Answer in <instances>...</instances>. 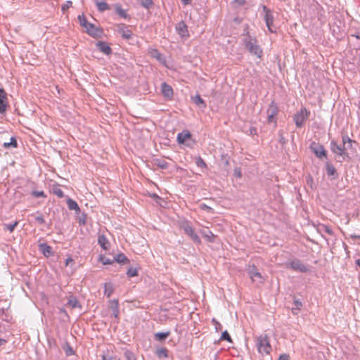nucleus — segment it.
<instances>
[{
	"mask_svg": "<svg viewBox=\"0 0 360 360\" xmlns=\"http://www.w3.org/2000/svg\"><path fill=\"white\" fill-rule=\"evenodd\" d=\"M278 360H288V356L287 354H282L279 356Z\"/></svg>",
	"mask_w": 360,
	"mask_h": 360,
	"instance_id": "55",
	"label": "nucleus"
},
{
	"mask_svg": "<svg viewBox=\"0 0 360 360\" xmlns=\"http://www.w3.org/2000/svg\"><path fill=\"white\" fill-rule=\"evenodd\" d=\"M4 147L6 148H8V147H13V148H15L17 147V141H16V139L15 137L12 136L11 138V141L10 142L8 143H4Z\"/></svg>",
	"mask_w": 360,
	"mask_h": 360,
	"instance_id": "35",
	"label": "nucleus"
},
{
	"mask_svg": "<svg viewBox=\"0 0 360 360\" xmlns=\"http://www.w3.org/2000/svg\"><path fill=\"white\" fill-rule=\"evenodd\" d=\"M294 304L295 306V308H293L292 309L293 314H296L295 310H300L301 307H302V303L300 300H294Z\"/></svg>",
	"mask_w": 360,
	"mask_h": 360,
	"instance_id": "36",
	"label": "nucleus"
},
{
	"mask_svg": "<svg viewBox=\"0 0 360 360\" xmlns=\"http://www.w3.org/2000/svg\"><path fill=\"white\" fill-rule=\"evenodd\" d=\"M115 8L116 13L120 17L124 19L129 18V15L127 14V11L124 10L120 5L117 4Z\"/></svg>",
	"mask_w": 360,
	"mask_h": 360,
	"instance_id": "20",
	"label": "nucleus"
},
{
	"mask_svg": "<svg viewBox=\"0 0 360 360\" xmlns=\"http://www.w3.org/2000/svg\"><path fill=\"white\" fill-rule=\"evenodd\" d=\"M352 237L354 238H358V239L360 238V236H356V235L352 236Z\"/></svg>",
	"mask_w": 360,
	"mask_h": 360,
	"instance_id": "63",
	"label": "nucleus"
},
{
	"mask_svg": "<svg viewBox=\"0 0 360 360\" xmlns=\"http://www.w3.org/2000/svg\"><path fill=\"white\" fill-rule=\"evenodd\" d=\"M234 174L236 176L238 177V178H240L241 177V172L240 170L237 171V170H235L234 172Z\"/></svg>",
	"mask_w": 360,
	"mask_h": 360,
	"instance_id": "57",
	"label": "nucleus"
},
{
	"mask_svg": "<svg viewBox=\"0 0 360 360\" xmlns=\"http://www.w3.org/2000/svg\"><path fill=\"white\" fill-rule=\"evenodd\" d=\"M275 117L276 116H274V115H267L268 122H269V123H272V122L276 123V121Z\"/></svg>",
	"mask_w": 360,
	"mask_h": 360,
	"instance_id": "52",
	"label": "nucleus"
},
{
	"mask_svg": "<svg viewBox=\"0 0 360 360\" xmlns=\"http://www.w3.org/2000/svg\"><path fill=\"white\" fill-rule=\"evenodd\" d=\"M98 243L104 250H107L109 248V241L104 235L98 236Z\"/></svg>",
	"mask_w": 360,
	"mask_h": 360,
	"instance_id": "18",
	"label": "nucleus"
},
{
	"mask_svg": "<svg viewBox=\"0 0 360 360\" xmlns=\"http://www.w3.org/2000/svg\"><path fill=\"white\" fill-rule=\"evenodd\" d=\"M53 194H55L58 198H63L64 196L63 191L58 186H56V187L53 188Z\"/></svg>",
	"mask_w": 360,
	"mask_h": 360,
	"instance_id": "34",
	"label": "nucleus"
},
{
	"mask_svg": "<svg viewBox=\"0 0 360 360\" xmlns=\"http://www.w3.org/2000/svg\"><path fill=\"white\" fill-rule=\"evenodd\" d=\"M263 11L265 13L264 20L269 31L272 33L275 32L276 28L274 26V18L271 11L266 6H263Z\"/></svg>",
	"mask_w": 360,
	"mask_h": 360,
	"instance_id": "4",
	"label": "nucleus"
},
{
	"mask_svg": "<svg viewBox=\"0 0 360 360\" xmlns=\"http://www.w3.org/2000/svg\"><path fill=\"white\" fill-rule=\"evenodd\" d=\"M212 323L214 326V328L217 332L221 331L222 330L221 324L219 321H217L215 319H212Z\"/></svg>",
	"mask_w": 360,
	"mask_h": 360,
	"instance_id": "41",
	"label": "nucleus"
},
{
	"mask_svg": "<svg viewBox=\"0 0 360 360\" xmlns=\"http://www.w3.org/2000/svg\"><path fill=\"white\" fill-rule=\"evenodd\" d=\"M193 101L198 106L203 105L205 107V103L199 94L195 95L192 98Z\"/></svg>",
	"mask_w": 360,
	"mask_h": 360,
	"instance_id": "29",
	"label": "nucleus"
},
{
	"mask_svg": "<svg viewBox=\"0 0 360 360\" xmlns=\"http://www.w3.org/2000/svg\"><path fill=\"white\" fill-rule=\"evenodd\" d=\"M184 232L195 243H200V239L197 233H195L193 228L188 223L182 225Z\"/></svg>",
	"mask_w": 360,
	"mask_h": 360,
	"instance_id": "8",
	"label": "nucleus"
},
{
	"mask_svg": "<svg viewBox=\"0 0 360 360\" xmlns=\"http://www.w3.org/2000/svg\"><path fill=\"white\" fill-rule=\"evenodd\" d=\"M199 207H200V208L201 210H206L207 212H210V213H213V212H213V209H212L211 207H210V206L207 205H206V204H205V203H201V204L199 205Z\"/></svg>",
	"mask_w": 360,
	"mask_h": 360,
	"instance_id": "44",
	"label": "nucleus"
},
{
	"mask_svg": "<svg viewBox=\"0 0 360 360\" xmlns=\"http://www.w3.org/2000/svg\"><path fill=\"white\" fill-rule=\"evenodd\" d=\"M96 46L98 49L105 55H109L111 53L112 50L109 45L104 41H98L96 43Z\"/></svg>",
	"mask_w": 360,
	"mask_h": 360,
	"instance_id": "15",
	"label": "nucleus"
},
{
	"mask_svg": "<svg viewBox=\"0 0 360 360\" xmlns=\"http://www.w3.org/2000/svg\"><path fill=\"white\" fill-rule=\"evenodd\" d=\"M154 164L159 168L165 169L168 168L169 164L163 159H155Z\"/></svg>",
	"mask_w": 360,
	"mask_h": 360,
	"instance_id": "24",
	"label": "nucleus"
},
{
	"mask_svg": "<svg viewBox=\"0 0 360 360\" xmlns=\"http://www.w3.org/2000/svg\"><path fill=\"white\" fill-rule=\"evenodd\" d=\"M78 20H79V23H80V25H81L82 27H85L87 25V24H89V22L86 20V18H85V16H84V15H79L78 16Z\"/></svg>",
	"mask_w": 360,
	"mask_h": 360,
	"instance_id": "38",
	"label": "nucleus"
},
{
	"mask_svg": "<svg viewBox=\"0 0 360 360\" xmlns=\"http://www.w3.org/2000/svg\"><path fill=\"white\" fill-rule=\"evenodd\" d=\"M85 28L87 33L92 37H98L101 34V31L91 22L87 24Z\"/></svg>",
	"mask_w": 360,
	"mask_h": 360,
	"instance_id": "14",
	"label": "nucleus"
},
{
	"mask_svg": "<svg viewBox=\"0 0 360 360\" xmlns=\"http://www.w3.org/2000/svg\"><path fill=\"white\" fill-rule=\"evenodd\" d=\"M220 340H226L229 342H232V340L229 334L226 330L224 331L221 335Z\"/></svg>",
	"mask_w": 360,
	"mask_h": 360,
	"instance_id": "39",
	"label": "nucleus"
},
{
	"mask_svg": "<svg viewBox=\"0 0 360 360\" xmlns=\"http://www.w3.org/2000/svg\"><path fill=\"white\" fill-rule=\"evenodd\" d=\"M310 112L306 108H302L293 117V120L297 127L301 128L304 126L306 120L309 118Z\"/></svg>",
	"mask_w": 360,
	"mask_h": 360,
	"instance_id": "3",
	"label": "nucleus"
},
{
	"mask_svg": "<svg viewBox=\"0 0 360 360\" xmlns=\"http://www.w3.org/2000/svg\"><path fill=\"white\" fill-rule=\"evenodd\" d=\"M127 274L129 277H134L138 275L137 269L134 268H129L127 270Z\"/></svg>",
	"mask_w": 360,
	"mask_h": 360,
	"instance_id": "43",
	"label": "nucleus"
},
{
	"mask_svg": "<svg viewBox=\"0 0 360 360\" xmlns=\"http://www.w3.org/2000/svg\"><path fill=\"white\" fill-rule=\"evenodd\" d=\"M158 355L159 357H167V350L165 348H162L158 350Z\"/></svg>",
	"mask_w": 360,
	"mask_h": 360,
	"instance_id": "48",
	"label": "nucleus"
},
{
	"mask_svg": "<svg viewBox=\"0 0 360 360\" xmlns=\"http://www.w3.org/2000/svg\"><path fill=\"white\" fill-rule=\"evenodd\" d=\"M99 261L103 264V265H107V264H111L112 263V261L109 259V258H107L103 255H100L99 256Z\"/></svg>",
	"mask_w": 360,
	"mask_h": 360,
	"instance_id": "37",
	"label": "nucleus"
},
{
	"mask_svg": "<svg viewBox=\"0 0 360 360\" xmlns=\"http://www.w3.org/2000/svg\"><path fill=\"white\" fill-rule=\"evenodd\" d=\"M112 291L113 290L111 285H108L107 284H105V294L108 297H110L112 295Z\"/></svg>",
	"mask_w": 360,
	"mask_h": 360,
	"instance_id": "47",
	"label": "nucleus"
},
{
	"mask_svg": "<svg viewBox=\"0 0 360 360\" xmlns=\"http://www.w3.org/2000/svg\"><path fill=\"white\" fill-rule=\"evenodd\" d=\"M248 274L252 282H258L259 283H262L264 282V278L262 274L257 271L255 265L249 266Z\"/></svg>",
	"mask_w": 360,
	"mask_h": 360,
	"instance_id": "6",
	"label": "nucleus"
},
{
	"mask_svg": "<svg viewBox=\"0 0 360 360\" xmlns=\"http://www.w3.org/2000/svg\"><path fill=\"white\" fill-rule=\"evenodd\" d=\"M39 250L46 257H49L53 253L52 248H51V246H49L46 243L40 244L39 245Z\"/></svg>",
	"mask_w": 360,
	"mask_h": 360,
	"instance_id": "17",
	"label": "nucleus"
},
{
	"mask_svg": "<svg viewBox=\"0 0 360 360\" xmlns=\"http://www.w3.org/2000/svg\"><path fill=\"white\" fill-rule=\"evenodd\" d=\"M184 5H188L191 3L192 0H181Z\"/></svg>",
	"mask_w": 360,
	"mask_h": 360,
	"instance_id": "58",
	"label": "nucleus"
},
{
	"mask_svg": "<svg viewBox=\"0 0 360 360\" xmlns=\"http://www.w3.org/2000/svg\"><path fill=\"white\" fill-rule=\"evenodd\" d=\"M64 350L67 356H72L75 354V351L73 350L72 347L68 344L64 347Z\"/></svg>",
	"mask_w": 360,
	"mask_h": 360,
	"instance_id": "40",
	"label": "nucleus"
},
{
	"mask_svg": "<svg viewBox=\"0 0 360 360\" xmlns=\"http://www.w3.org/2000/svg\"><path fill=\"white\" fill-rule=\"evenodd\" d=\"M323 229L324 231L326 233H327L328 235H330V236H333V230L329 226H323Z\"/></svg>",
	"mask_w": 360,
	"mask_h": 360,
	"instance_id": "51",
	"label": "nucleus"
},
{
	"mask_svg": "<svg viewBox=\"0 0 360 360\" xmlns=\"http://www.w3.org/2000/svg\"><path fill=\"white\" fill-rule=\"evenodd\" d=\"M353 141L347 135L342 136V145L346 147V150L352 147Z\"/></svg>",
	"mask_w": 360,
	"mask_h": 360,
	"instance_id": "26",
	"label": "nucleus"
},
{
	"mask_svg": "<svg viewBox=\"0 0 360 360\" xmlns=\"http://www.w3.org/2000/svg\"><path fill=\"white\" fill-rule=\"evenodd\" d=\"M161 91L162 95L167 98L171 99L173 96V89L172 86L166 82H163L161 84Z\"/></svg>",
	"mask_w": 360,
	"mask_h": 360,
	"instance_id": "12",
	"label": "nucleus"
},
{
	"mask_svg": "<svg viewBox=\"0 0 360 360\" xmlns=\"http://www.w3.org/2000/svg\"><path fill=\"white\" fill-rule=\"evenodd\" d=\"M288 266L294 271L301 273H306L310 271L309 267L307 265H305L300 260L297 259L291 261L288 264Z\"/></svg>",
	"mask_w": 360,
	"mask_h": 360,
	"instance_id": "5",
	"label": "nucleus"
},
{
	"mask_svg": "<svg viewBox=\"0 0 360 360\" xmlns=\"http://www.w3.org/2000/svg\"><path fill=\"white\" fill-rule=\"evenodd\" d=\"M169 332H161L155 333V336L158 340L161 341L167 338L169 335Z\"/></svg>",
	"mask_w": 360,
	"mask_h": 360,
	"instance_id": "32",
	"label": "nucleus"
},
{
	"mask_svg": "<svg viewBox=\"0 0 360 360\" xmlns=\"http://www.w3.org/2000/svg\"><path fill=\"white\" fill-rule=\"evenodd\" d=\"M6 342V340L3 338H0V346L4 345Z\"/></svg>",
	"mask_w": 360,
	"mask_h": 360,
	"instance_id": "61",
	"label": "nucleus"
},
{
	"mask_svg": "<svg viewBox=\"0 0 360 360\" xmlns=\"http://www.w3.org/2000/svg\"><path fill=\"white\" fill-rule=\"evenodd\" d=\"M195 164L201 168H207V164L201 157H198L195 160Z\"/></svg>",
	"mask_w": 360,
	"mask_h": 360,
	"instance_id": "33",
	"label": "nucleus"
},
{
	"mask_svg": "<svg viewBox=\"0 0 360 360\" xmlns=\"http://www.w3.org/2000/svg\"><path fill=\"white\" fill-rule=\"evenodd\" d=\"M257 134V129L254 127H252L250 128V135H255Z\"/></svg>",
	"mask_w": 360,
	"mask_h": 360,
	"instance_id": "54",
	"label": "nucleus"
},
{
	"mask_svg": "<svg viewBox=\"0 0 360 360\" xmlns=\"http://www.w3.org/2000/svg\"><path fill=\"white\" fill-rule=\"evenodd\" d=\"M176 30L178 34L182 38H187L189 36L187 25L184 21H181L176 24Z\"/></svg>",
	"mask_w": 360,
	"mask_h": 360,
	"instance_id": "11",
	"label": "nucleus"
},
{
	"mask_svg": "<svg viewBox=\"0 0 360 360\" xmlns=\"http://www.w3.org/2000/svg\"><path fill=\"white\" fill-rule=\"evenodd\" d=\"M7 107L6 94L3 89H0V113L6 111Z\"/></svg>",
	"mask_w": 360,
	"mask_h": 360,
	"instance_id": "13",
	"label": "nucleus"
},
{
	"mask_svg": "<svg viewBox=\"0 0 360 360\" xmlns=\"http://www.w3.org/2000/svg\"><path fill=\"white\" fill-rule=\"evenodd\" d=\"M191 134L188 130H184L177 135V141L179 143H184L188 139L191 138Z\"/></svg>",
	"mask_w": 360,
	"mask_h": 360,
	"instance_id": "16",
	"label": "nucleus"
},
{
	"mask_svg": "<svg viewBox=\"0 0 360 360\" xmlns=\"http://www.w3.org/2000/svg\"><path fill=\"white\" fill-rule=\"evenodd\" d=\"M243 44L252 56L258 58L262 56L263 51L258 44L256 37L250 35L248 31L243 34Z\"/></svg>",
	"mask_w": 360,
	"mask_h": 360,
	"instance_id": "1",
	"label": "nucleus"
},
{
	"mask_svg": "<svg viewBox=\"0 0 360 360\" xmlns=\"http://www.w3.org/2000/svg\"><path fill=\"white\" fill-rule=\"evenodd\" d=\"M72 5V2L70 0L67 1L63 5L61 6V9L63 13L65 12L66 10H68L70 7H71Z\"/></svg>",
	"mask_w": 360,
	"mask_h": 360,
	"instance_id": "46",
	"label": "nucleus"
},
{
	"mask_svg": "<svg viewBox=\"0 0 360 360\" xmlns=\"http://www.w3.org/2000/svg\"><path fill=\"white\" fill-rule=\"evenodd\" d=\"M73 262V260H72V259L70 257H68V258L65 259V266L69 265V264H70V262Z\"/></svg>",
	"mask_w": 360,
	"mask_h": 360,
	"instance_id": "56",
	"label": "nucleus"
},
{
	"mask_svg": "<svg viewBox=\"0 0 360 360\" xmlns=\"http://www.w3.org/2000/svg\"><path fill=\"white\" fill-rule=\"evenodd\" d=\"M255 344L258 352L262 355L269 354L271 352L269 338L266 334L260 335L255 338Z\"/></svg>",
	"mask_w": 360,
	"mask_h": 360,
	"instance_id": "2",
	"label": "nucleus"
},
{
	"mask_svg": "<svg viewBox=\"0 0 360 360\" xmlns=\"http://www.w3.org/2000/svg\"><path fill=\"white\" fill-rule=\"evenodd\" d=\"M150 54L152 57L156 58L159 61L162 60V54L155 49H151L150 51Z\"/></svg>",
	"mask_w": 360,
	"mask_h": 360,
	"instance_id": "31",
	"label": "nucleus"
},
{
	"mask_svg": "<svg viewBox=\"0 0 360 360\" xmlns=\"http://www.w3.org/2000/svg\"><path fill=\"white\" fill-rule=\"evenodd\" d=\"M96 4L98 10L100 12H103L105 11L110 9L109 5L104 1H96Z\"/></svg>",
	"mask_w": 360,
	"mask_h": 360,
	"instance_id": "21",
	"label": "nucleus"
},
{
	"mask_svg": "<svg viewBox=\"0 0 360 360\" xmlns=\"http://www.w3.org/2000/svg\"><path fill=\"white\" fill-rule=\"evenodd\" d=\"M153 198H159V197H158V195L157 194H153Z\"/></svg>",
	"mask_w": 360,
	"mask_h": 360,
	"instance_id": "64",
	"label": "nucleus"
},
{
	"mask_svg": "<svg viewBox=\"0 0 360 360\" xmlns=\"http://www.w3.org/2000/svg\"><path fill=\"white\" fill-rule=\"evenodd\" d=\"M141 5L145 8H149L152 4V0H141Z\"/></svg>",
	"mask_w": 360,
	"mask_h": 360,
	"instance_id": "49",
	"label": "nucleus"
},
{
	"mask_svg": "<svg viewBox=\"0 0 360 360\" xmlns=\"http://www.w3.org/2000/svg\"><path fill=\"white\" fill-rule=\"evenodd\" d=\"M32 195L36 198H46V195L42 191H33Z\"/></svg>",
	"mask_w": 360,
	"mask_h": 360,
	"instance_id": "42",
	"label": "nucleus"
},
{
	"mask_svg": "<svg viewBox=\"0 0 360 360\" xmlns=\"http://www.w3.org/2000/svg\"><path fill=\"white\" fill-rule=\"evenodd\" d=\"M102 360H114V359L112 357H107L105 355H103Z\"/></svg>",
	"mask_w": 360,
	"mask_h": 360,
	"instance_id": "59",
	"label": "nucleus"
},
{
	"mask_svg": "<svg viewBox=\"0 0 360 360\" xmlns=\"http://www.w3.org/2000/svg\"><path fill=\"white\" fill-rule=\"evenodd\" d=\"M330 145V150L333 153L340 156H343L346 153V147L342 144H338L337 141L332 140Z\"/></svg>",
	"mask_w": 360,
	"mask_h": 360,
	"instance_id": "9",
	"label": "nucleus"
},
{
	"mask_svg": "<svg viewBox=\"0 0 360 360\" xmlns=\"http://www.w3.org/2000/svg\"><path fill=\"white\" fill-rule=\"evenodd\" d=\"M310 148L318 158L323 159V158H327L326 151L322 145L313 142L310 146Z\"/></svg>",
	"mask_w": 360,
	"mask_h": 360,
	"instance_id": "7",
	"label": "nucleus"
},
{
	"mask_svg": "<svg viewBox=\"0 0 360 360\" xmlns=\"http://www.w3.org/2000/svg\"><path fill=\"white\" fill-rule=\"evenodd\" d=\"M356 264L360 266V259L356 260Z\"/></svg>",
	"mask_w": 360,
	"mask_h": 360,
	"instance_id": "62",
	"label": "nucleus"
},
{
	"mask_svg": "<svg viewBox=\"0 0 360 360\" xmlns=\"http://www.w3.org/2000/svg\"><path fill=\"white\" fill-rule=\"evenodd\" d=\"M278 112L277 104L274 101H271L269 108L266 110L267 115H271L274 116H276Z\"/></svg>",
	"mask_w": 360,
	"mask_h": 360,
	"instance_id": "19",
	"label": "nucleus"
},
{
	"mask_svg": "<svg viewBox=\"0 0 360 360\" xmlns=\"http://www.w3.org/2000/svg\"><path fill=\"white\" fill-rule=\"evenodd\" d=\"M68 304L72 308L80 307L78 300L75 297H70Z\"/></svg>",
	"mask_w": 360,
	"mask_h": 360,
	"instance_id": "25",
	"label": "nucleus"
},
{
	"mask_svg": "<svg viewBox=\"0 0 360 360\" xmlns=\"http://www.w3.org/2000/svg\"><path fill=\"white\" fill-rule=\"evenodd\" d=\"M235 1L239 5H243L245 4V0H235Z\"/></svg>",
	"mask_w": 360,
	"mask_h": 360,
	"instance_id": "60",
	"label": "nucleus"
},
{
	"mask_svg": "<svg viewBox=\"0 0 360 360\" xmlns=\"http://www.w3.org/2000/svg\"><path fill=\"white\" fill-rule=\"evenodd\" d=\"M202 235L207 238L210 242L214 241V235L210 230H204L201 231Z\"/></svg>",
	"mask_w": 360,
	"mask_h": 360,
	"instance_id": "27",
	"label": "nucleus"
},
{
	"mask_svg": "<svg viewBox=\"0 0 360 360\" xmlns=\"http://www.w3.org/2000/svg\"><path fill=\"white\" fill-rule=\"evenodd\" d=\"M18 222L16 221L12 224H6V229L8 230L10 232H13Z\"/></svg>",
	"mask_w": 360,
	"mask_h": 360,
	"instance_id": "45",
	"label": "nucleus"
},
{
	"mask_svg": "<svg viewBox=\"0 0 360 360\" xmlns=\"http://www.w3.org/2000/svg\"><path fill=\"white\" fill-rule=\"evenodd\" d=\"M86 223V216L84 214H83V217H79V224L80 225H84Z\"/></svg>",
	"mask_w": 360,
	"mask_h": 360,
	"instance_id": "53",
	"label": "nucleus"
},
{
	"mask_svg": "<svg viewBox=\"0 0 360 360\" xmlns=\"http://www.w3.org/2000/svg\"><path fill=\"white\" fill-rule=\"evenodd\" d=\"M34 219H35V221H36L37 223H39V224H44V223H45V220H44V217H43V215H42V214H38L37 216H36V217H34Z\"/></svg>",
	"mask_w": 360,
	"mask_h": 360,
	"instance_id": "50",
	"label": "nucleus"
},
{
	"mask_svg": "<svg viewBox=\"0 0 360 360\" xmlns=\"http://www.w3.org/2000/svg\"><path fill=\"white\" fill-rule=\"evenodd\" d=\"M111 309L112 310L113 316L115 318H117L119 315V303L117 300H114L111 301Z\"/></svg>",
	"mask_w": 360,
	"mask_h": 360,
	"instance_id": "23",
	"label": "nucleus"
},
{
	"mask_svg": "<svg viewBox=\"0 0 360 360\" xmlns=\"http://www.w3.org/2000/svg\"><path fill=\"white\" fill-rule=\"evenodd\" d=\"M67 205L70 210H75L76 212H79L80 210L79 207L76 201L72 199L69 198L67 200Z\"/></svg>",
	"mask_w": 360,
	"mask_h": 360,
	"instance_id": "22",
	"label": "nucleus"
},
{
	"mask_svg": "<svg viewBox=\"0 0 360 360\" xmlns=\"http://www.w3.org/2000/svg\"><path fill=\"white\" fill-rule=\"evenodd\" d=\"M117 32L125 39H129L132 37V32L129 30V26L120 23L117 25Z\"/></svg>",
	"mask_w": 360,
	"mask_h": 360,
	"instance_id": "10",
	"label": "nucleus"
},
{
	"mask_svg": "<svg viewBox=\"0 0 360 360\" xmlns=\"http://www.w3.org/2000/svg\"><path fill=\"white\" fill-rule=\"evenodd\" d=\"M115 260L120 264H125L128 262L127 257L124 254H118L115 257Z\"/></svg>",
	"mask_w": 360,
	"mask_h": 360,
	"instance_id": "28",
	"label": "nucleus"
},
{
	"mask_svg": "<svg viewBox=\"0 0 360 360\" xmlns=\"http://www.w3.org/2000/svg\"><path fill=\"white\" fill-rule=\"evenodd\" d=\"M326 173L328 176H333L336 173L335 167L328 162L326 165Z\"/></svg>",
	"mask_w": 360,
	"mask_h": 360,
	"instance_id": "30",
	"label": "nucleus"
}]
</instances>
